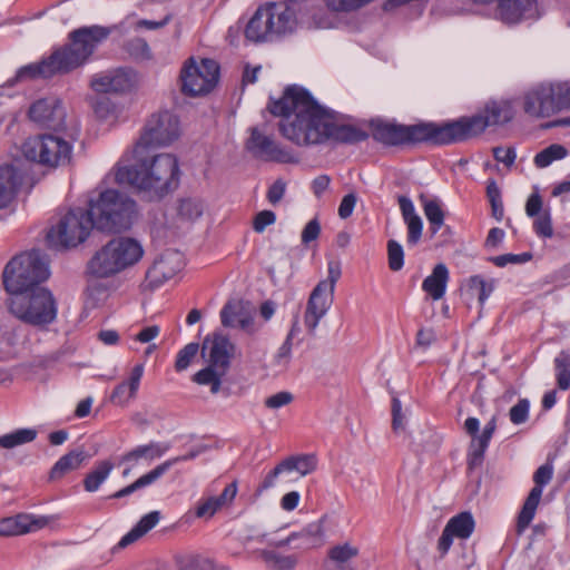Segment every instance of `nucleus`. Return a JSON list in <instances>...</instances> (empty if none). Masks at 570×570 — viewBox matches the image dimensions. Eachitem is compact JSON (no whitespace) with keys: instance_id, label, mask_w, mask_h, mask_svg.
Segmentation results:
<instances>
[{"instance_id":"nucleus-1","label":"nucleus","mask_w":570,"mask_h":570,"mask_svg":"<svg viewBox=\"0 0 570 570\" xmlns=\"http://www.w3.org/2000/svg\"><path fill=\"white\" fill-rule=\"evenodd\" d=\"M268 111L279 117L281 135L297 146L321 145L328 140L356 144L367 139L361 128L340 121L338 115L322 107L303 87L291 85L282 97L271 100Z\"/></svg>"},{"instance_id":"nucleus-2","label":"nucleus","mask_w":570,"mask_h":570,"mask_svg":"<svg viewBox=\"0 0 570 570\" xmlns=\"http://www.w3.org/2000/svg\"><path fill=\"white\" fill-rule=\"evenodd\" d=\"M115 29L116 26L92 24L72 30L68 35V43L56 49L42 61L22 67L17 79L50 78L83 66Z\"/></svg>"},{"instance_id":"nucleus-3","label":"nucleus","mask_w":570,"mask_h":570,"mask_svg":"<svg viewBox=\"0 0 570 570\" xmlns=\"http://www.w3.org/2000/svg\"><path fill=\"white\" fill-rule=\"evenodd\" d=\"M141 154L136 155L134 165L119 164L115 180L144 191L150 200H160L179 186L181 173L178 159L168 153L149 157H142Z\"/></svg>"},{"instance_id":"nucleus-4","label":"nucleus","mask_w":570,"mask_h":570,"mask_svg":"<svg viewBox=\"0 0 570 570\" xmlns=\"http://www.w3.org/2000/svg\"><path fill=\"white\" fill-rule=\"evenodd\" d=\"M370 129L373 139L385 146L448 145L444 122L420 121L413 125H403L394 120L377 118L370 121Z\"/></svg>"},{"instance_id":"nucleus-5","label":"nucleus","mask_w":570,"mask_h":570,"mask_svg":"<svg viewBox=\"0 0 570 570\" xmlns=\"http://www.w3.org/2000/svg\"><path fill=\"white\" fill-rule=\"evenodd\" d=\"M87 210L95 228L108 233L129 229L137 216L136 202L115 189H106L97 199H90Z\"/></svg>"},{"instance_id":"nucleus-6","label":"nucleus","mask_w":570,"mask_h":570,"mask_svg":"<svg viewBox=\"0 0 570 570\" xmlns=\"http://www.w3.org/2000/svg\"><path fill=\"white\" fill-rule=\"evenodd\" d=\"M142 255L144 249L136 239L130 237L114 238L89 259L87 274L98 279L114 277L136 265Z\"/></svg>"},{"instance_id":"nucleus-7","label":"nucleus","mask_w":570,"mask_h":570,"mask_svg":"<svg viewBox=\"0 0 570 570\" xmlns=\"http://www.w3.org/2000/svg\"><path fill=\"white\" fill-rule=\"evenodd\" d=\"M50 275L46 255L32 249L14 256L4 267L3 286L8 293L29 292L40 287Z\"/></svg>"},{"instance_id":"nucleus-8","label":"nucleus","mask_w":570,"mask_h":570,"mask_svg":"<svg viewBox=\"0 0 570 570\" xmlns=\"http://www.w3.org/2000/svg\"><path fill=\"white\" fill-rule=\"evenodd\" d=\"M295 17L284 4L267 2L259 6L247 22L244 35L252 42L273 41L275 38L293 31Z\"/></svg>"},{"instance_id":"nucleus-9","label":"nucleus","mask_w":570,"mask_h":570,"mask_svg":"<svg viewBox=\"0 0 570 570\" xmlns=\"http://www.w3.org/2000/svg\"><path fill=\"white\" fill-rule=\"evenodd\" d=\"M512 117L513 111L508 102L493 101L487 105L483 114L444 121L448 145L468 140L483 132L487 127L505 124Z\"/></svg>"},{"instance_id":"nucleus-10","label":"nucleus","mask_w":570,"mask_h":570,"mask_svg":"<svg viewBox=\"0 0 570 570\" xmlns=\"http://www.w3.org/2000/svg\"><path fill=\"white\" fill-rule=\"evenodd\" d=\"M9 309L17 318L33 326L48 325L57 316L56 301L45 287L12 295Z\"/></svg>"},{"instance_id":"nucleus-11","label":"nucleus","mask_w":570,"mask_h":570,"mask_svg":"<svg viewBox=\"0 0 570 570\" xmlns=\"http://www.w3.org/2000/svg\"><path fill=\"white\" fill-rule=\"evenodd\" d=\"M236 346L224 335L215 334L206 337L203 343V354L208 355V366L194 375V381L200 385H209L216 394L220 390L222 377L228 372Z\"/></svg>"},{"instance_id":"nucleus-12","label":"nucleus","mask_w":570,"mask_h":570,"mask_svg":"<svg viewBox=\"0 0 570 570\" xmlns=\"http://www.w3.org/2000/svg\"><path fill=\"white\" fill-rule=\"evenodd\" d=\"M95 228L87 209L77 207L67 212L47 232L46 240L50 248L66 250L82 244Z\"/></svg>"},{"instance_id":"nucleus-13","label":"nucleus","mask_w":570,"mask_h":570,"mask_svg":"<svg viewBox=\"0 0 570 570\" xmlns=\"http://www.w3.org/2000/svg\"><path fill=\"white\" fill-rule=\"evenodd\" d=\"M71 151L67 140L50 134L29 137L22 145V154L28 160L50 168L69 164Z\"/></svg>"},{"instance_id":"nucleus-14","label":"nucleus","mask_w":570,"mask_h":570,"mask_svg":"<svg viewBox=\"0 0 570 570\" xmlns=\"http://www.w3.org/2000/svg\"><path fill=\"white\" fill-rule=\"evenodd\" d=\"M219 66L213 59L199 63L190 58L180 71L181 91L190 97L203 96L213 90L218 81Z\"/></svg>"},{"instance_id":"nucleus-15","label":"nucleus","mask_w":570,"mask_h":570,"mask_svg":"<svg viewBox=\"0 0 570 570\" xmlns=\"http://www.w3.org/2000/svg\"><path fill=\"white\" fill-rule=\"evenodd\" d=\"M179 135L178 117L168 110L160 111L153 115L147 121L134 153L138 155L149 147L167 146L175 141Z\"/></svg>"},{"instance_id":"nucleus-16","label":"nucleus","mask_w":570,"mask_h":570,"mask_svg":"<svg viewBox=\"0 0 570 570\" xmlns=\"http://www.w3.org/2000/svg\"><path fill=\"white\" fill-rule=\"evenodd\" d=\"M249 131L250 136L245 147L253 157L263 161L278 164H293L297 161L292 150L276 141L272 136L266 135L264 130H261L258 127H252Z\"/></svg>"},{"instance_id":"nucleus-17","label":"nucleus","mask_w":570,"mask_h":570,"mask_svg":"<svg viewBox=\"0 0 570 570\" xmlns=\"http://www.w3.org/2000/svg\"><path fill=\"white\" fill-rule=\"evenodd\" d=\"M553 465H540L533 474L534 487L531 489L528 498L525 499L523 507L518 515L515 531L518 535H521L524 530L529 527L534 518L535 510L539 505L542 488L548 484L553 475Z\"/></svg>"},{"instance_id":"nucleus-18","label":"nucleus","mask_w":570,"mask_h":570,"mask_svg":"<svg viewBox=\"0 0 570 570\" xmlns=\"http://www.w3.org/2000/svg\"><path fill=\"white\" fill-rule=\"evenodd\" d=\"M479 4L497 3V14L505 23H518L521 20L534 19L539 16L537 0H473Z\"/></svg>"},{"instance_id":"nucleus-19","label":"nucleus","mask_w":570,"mask_h":570,"mask_svg":"<svg viewBox=\"0 0 570 570\" xmlns=\"http://www.w3.org/2000/svg\"><path fill=\"white\" fill-rule=\"evenodd\" d=\"M32 121L52 130L65 129L66 109L59 99L37 100L29 109Z\"/></svg>"},{"instance_id":"nucleus-20","label":"nucleus","mask_w":570,"mask_h":570,"mask_svg":"<svg viewBox=\"0 0 570 570\" xmlns=\"http://www.w3.org/2000/svg\"><path fill=\"white\" fill-rule=\"evenodd\" d=\"M480 422L476 417H468L464 422L465 432L472 436L466 463H479L484 459L485 450L497 430V417H491L484 425L481 434H478Z\"/></svg>"},{"instance_id":"nucleus-21","label":"nucleus","mask_w":570,"mask_h":570,"mask_svg":"<svg viewBox=\"0 0 570 570\" xmlns=\"http://www.w3.org/2000/svg\"><path fill=\"white\" fill-rule=\"evenodd\" d=\"M568 100L556 99L552 87H538L524 97V111L533 117H549Z\"/></svg>"},{"instance_id":"nucleus-22","label":"nucleus","mask_w":570,"mask_h":570,"mask_svg":"<svg viewBox=\"0 0 570 570\" xmlns=\"http://www.w3.org/2000/svg\"><path fill=\"white\" fill-rule=\"evenodd\" d=\"M183 267L181 255L177 252L167 250L148 268L146 283L150 288H157L165 282L173 278Z\"/></svg>"},{"instance_id":"nucleus-23","label":"nucleus","mask_w":570,"mask_h":570,"mask_svg":"<svg viewBox=\"0 0 570 570\" xmlns=\"http://www.w3.org/2000/svg\"><path fill=\"white\" fill-rule=\"evenodd\" d=\"M475 528L474 519L469 511L461 512L452 517L438 541V550L444 556L450 550L453 538L465 540L471 537Z\"/></svg>"},{"instance_id":"nucleus-24","label":"nucleus","mask_w":570,"mask_h":570,"mask_svg":"<svg viewBox=\"0 0 570 570\" xmlns=\"http://www.w3.org/2000/svg\"><path fill=\"white\" fill-rule=\"evenodd\" d=\"M333 302V294L324 291V287L315 286L307 301L304 313V324L309 335L315 334L320 321L325 316Z\"/></svg>"},{"instance_id":"nucleus-25","label":"nucleus","mask_w":570,"mask_h":570,"mask_svg":"<svg viewBox=\"0 0 570 570\" xmlns=\"http://www.w3.org/2000/svg\"><path fill=\"white\" fill-rule=\"evenodd\" d=\"M132 86L131 72L125 69L99 73L91 80V88L101 94H121L129 91Z\"/></svg>"},{"instance_id":"nucleus-26","label":"nucleus","mask_w":570,"mask_h":570,"mask_svg":"<svg viewBox=\"0 0 570 570\" xmlns=\"http://www.w3.org/2000/svg\"><path fill=\"white\" fill-rule=\"evenodd\" d=\"M142 374L144 365L136 364L130 372L129 379L125 382H121L114 389L110 395L111 403L119 406H125L129 403L130 400L135 399Z\"/></svg>"},{"instance_id":"nucleus-27","label":"nucleus","mask_w":570,"mask_h":570,"mask_svg":"<svg viewBox=\"0 0 570 570\" xmlns=\"http://www.w3.org/2000/svg\"><path fill=\"white\" fill-rule=\"evenodd\" d=\"M21 183L22 175L16 167L0 166V209L13 200Z\"/></svg>"},{"instance_id":"nucleus-28","label":"nucleus","mask_w":570,"mask_h":570,"mask_svg":"<svg viewBox=\"0 0 570 570\" xmlns=\"http://www.w3.org/2000/svg\"><path fill=\"white\" fill-rule=\"evenodd\" d=\"M449 282V269L440 263L434 266L431 275H429L422 283V289L432 297L433 301L441 299L446 291Z\"/></svg>"},{"instance_id":"nucleus-29","label":"nucleus","mask_w":570,"mask_h":570,"mask_svg":"<svg viewBox=\"0 0 570 570\" xmlns=\"http://www.w3.org/2000/svg\"><path fill=\"white\" fill-rule=\"evenodd\" d=\"M39 523L29 514H18L0 519V537H11L39 528Z\"/></svg>"},{"instance_id":"nucleus-30","label":"nucleus","mask_w":570,"mask_h":570,"mask_svg":"<svg viewBox=\"0 0 570 570\" xmlns=\"http://www.w3.org/2000/svg\"><path fill=\"white\" fill-rule=\"evenodd\" d=\"M315 465H276L275 469L265 478L263 488L273 485L274 478L284 475L286 482L296 481L314 471Z\"/></svg>"},{"instance_id":"nucleus-31","label":"nucleus","mask_w":570,"mask_h":570,"mask_svg":"<svg viewBox=\"0 0 570 570\" xmlns=\"http://www.w3.org/2000/svg\"><path fill=\"white\" fill-rule=\"evenodd\" d=\"M160 520L159 511H151L148 514L144 515L139 522L126 534L121 538L118 546L120 548H125L136 540L146 534L149 530H151Z\"/></svg>"},{"instance_id":"nucleus-32","label":"nucleus","mask_w":570,"mask_h":570,"mask_svg":"<svg viewBox=\"0 0 570 570\" xmlns=\"http://www.w3.org/2000/svg\"><path fill=\"white\" fill-rule=\"evenodd\" d=\"M358 556V548L350 543L338 544L328 550V558L335 563L331 570H356L350 561Z\"/></svg>"},{"instance_id":"nucleus-33","label":"nucleus","mask_w":570,"mask_h":570,"mask_svg":"<svg viewBox=\"0 0 570 570\" xmlns=\"http://www.w3.org/2000/svg\"><path fill=\"white\" fill-rule=\"evenodd\" d=\"M420 200L424 215L430 223V233L434 236L444 225V212L438 199H429L426 196L421 195Z\"/></svg>"},{"instance_id":"nucleus-34","label":"nucleus","mask_w":570,"mask_h":570,"mask_svg":"<svg viewBox=\"0 0 570 570\" xmlns=\"http://www.w3.org/2000/svg\"><path fill=\"white\" fill-rule=\"evenodd\" d=\"M37 430L31 428L18 429L10 433L0 436V448L13 449L35 441L37 438Z\"/></svg>"},{"instance_id":"nucleus-35","label":"nucleus","mask_w":570,"mask_h":570,"mask_svg":"<svg viewBox=\"0 0 570 570\" xmlns=\"http://www.w3.org/2000/svg\"><path fill=\"white\" fill-rule=\"evenodd\" d=\"M166 450L167 448L164 446L163 444L151 442L146 445H139L132 451L128 452L124 456V461H154L161 458Z\"/></svg>"},{"instance_id":"nucleus-36","label":"nucleus","mask_w":570,"mask_h":570,"mask_svg":"<svg viewBox=\"0 0 570 570\" xmlns=\"http://www.w3.org/2000/svg\"><path fill=\"white\" fill-rule=\"evenodd\" d=\"M167 466L168 465H157L153 471L138 478L134 483H131V484L125 487L124 489L117 491L116 493H114L111 495V498H116V499L124 498L141 488H145V487L151 484L153 482H155L158 478H160L165 473Z\"/></svg>"},{"instance_id":"nucleus-37","label":"nucleus","mask_w":570,"mask_h":570,"mask_svg":"<svg viewBox=\"0 0 570 570\" xmlns=\"http://www.w3.org/2000/svg\"><path fill=\"white\" fill-rule=\"evenodd\" d=\"M557 385L566 391L570 387V351H561L554 358Z\"/></svg>"},{"instance_id":"nucleus-38","label":"nucleus","mask_w":570,"mask_h":570,"mask_svg":"<svg viewBox=\"0 0 570 570\" xmlns=\"http://www.w3.org/2000/svg\"><path fill=\"white\" fill-rule=\"evenodd\" d=\"M495 286V281L484 279L481 275H473L466 279V288L470 293L478 296L481 305L489 298Z\"/></svg>"},{"instance_id":"nucleus-39","label":"nucleus","mask_w":570,"mask_h":570,"mask_svg":"<svg viewBox=\"0 0 570 570\" xmlns=\"http://www.w3.org/2000/svg\"><path fill=\"white\" fill-rule=\"evenodd\" d=\"M567 154L568 150L562 145H550L534 156V165L538 168L548 167L552 161L564 158Z\"/></svg>"},{"instance_id":"nucleus-40","label":"nucleus","mask_w":570,"mask_h":570,"mask_svg":"<svg viewBox=\"0 0 570 570\" xmlns=\"http://www.w3.org/2000/svg\"><path fill=\"white\" fill-rule=\"evenodd\" d=\"M262 559L273 564L277 570H293L297 563L296 556H281L275 551L264 550L261 552Z\"/></svg>"},{"instance_id":"nucleus-41","label":"nucleus","mask_w":570,"mask_h":570,"mask_svg":"<svg viewBox=\"0 0 570 570\" xmlns=\"http://www.w3.org/2000/svg\"><path fill=\"white\" fill-rule=\"evenodd\" d=\"M127 53L136 60H149L151 50L147 41L142 38H132L125 43Z\"/></svg>"},{"instance_id":"nucleus-42","label":"nucleus","mask_w":570,"mask_h":570,"mask_svg":"<svg viewBox=\"0 0 570 570\" xmlns=\"http://www.w3.org/2000/svg\"><path fill=\"white\" fill-rule=\"evenodd\" d=\"M245 313L242 305L237 302H228L220 311V321L225 327H236L238 320Z\"/></svg>"},{"instance_id":"nucleus-43","label":"nucleus","mask_w":570,"mask_h":570,"mask_svg":"<svg viewBox=\"0 0 570 570\" xmlns=\"http://www.w3.org/2000/svg\"><path fill=\"white\" fill-rule=\"evenodd\" d=\"M387 262L393 272L402 269L404 265V252L400 243L394 239L387 242Z\"/></svg>"},{"instance_id":"nucleus-44","label":"nucleus","mask_w":570,"mask_h":570,"mask_svg":"<svg viewBox=\"0 0 570 570\" xmlns=\"http://www.w3.org/2000/svg\"><path fill=\"white\" fill-rule=\"evenodd\" d=\"M199 351V345L197 343H189L185 345L177 354L175 368L177 372H181L186 370L191 361L195 358Z\"/></svg>"},{"instance_id":"nucleus-45","label":"nucleus","mask_w":570,"mask_h":570,"mask_svg":"<svg viewBox=\"0 0 570 570\" xmlns=\"http://www.w3.org/2000/svg\"><path fill=\"white\" fill-rule=\"evenodd\" d=\"M111 466L112 465H102L90 472L83 481L85 489L89 492L96 491L109 475Z\"/></svg>"},{"instance_id":"nucleus-46","label":"nucleus","mask_w":570,"mask_h":570,"mask_svg":"<svg viewBox=\"0 0 570 570\" xmlns=\"http://www.w3.org/2000/svg\"><path fill=\"white\" fill-rule=\"evenodd\" d=\"M529 400L520 399L509 411L510 421L515 425L524 423L529 417Z\"/></svg>"},{"instance_id":"nucleus-47","label":"nucleus","mask_w":570,"mask_h":570,"mask_svg":"<svg viewBox=\"0 0 570 570\" xmlns=\"http://www.w3.org/2000/svg\"><path fill=\"white\" fill-rule=\"evenodd\" d=\"M531 259L532 254L529 252L522 254H503L490 258V261L498 267H504L508 264H524Z\"/></svg>"},{"instance_id":"nucleus-48","label":"nucleus","mask_w":570,"mask_h":570,"mask_svg":"<svg viewBox=\"0 0 570 570\" xmlns=\"http://www.w3.org/2000/svg\"><path fill=\"white\" fill-rule=\"evenodd\" d=\"M533 229L539 237L551 238L553 236L551 216L548 212L535 217Z\"/></svg>"},{"instance_id":"nucleus-49","label":"nucleus","mask_w":570,"mask_h":570,"mask_svg":"<svg viewBox=\"0 0 570 570\" xmlns=\"http://www.w3.org/2000/svg\"><path fill=\"white\" fill-rule=\"evenodd\" d=\"M91 456L92 453L90 450H87L85 445H79L69 451L67 454L62 455L57 463H83L89 461Z\"/></svg>"},{"instance_id":"nucleus-50","label":"nucleus","mask_w":570,"mask_h":570,"mask_svg":"<svg viewBox=\"0 0 570 570\" xmlns=\"http://www.w3.org/2000/svg\"><path fill=\"white\" fill-rule=\"evenodd\" d=\"M407 227L406 243L409 246H415L422 236L423 222L420 216L404 222Z\"/></svg>"},{"instance_id":"nucleus-51","label":"nucleus","mask_w":570,"mask_h":570,"mask_svg":"<svg viewBox=\"0 0 570 570\" xmlns=\"http://www.w3.org/2000/svg\"><path fill=\"white\" fill-rule=\"evenodd\" d=\"M276 220V215L272 210H262L257 213L253 219V229L256 233H263L265 228L273 225Z\"/></svg>"},{"instance_id":"nucleus-52","label":"nucleus","mask_w":570,"mask_h":570,"mask_svg":"<svg viewBox=\"0 0 570 570\" xmlns=\"http://www.w3.org/2000/svg\"><path fill=\"white\" fill-rule=\"evenodd\" d=\"M293 399L294 397L291 392L282 391L265 399L264 404L268 409L277 410L279 407L288 405L293 401Z\"/></svg>"},{"instance_id":"nucleus-53","label":"nucleus","mask_w":570,"mask_h":570,"mask_svg":"<svg viewBox=\"0 0 570 570\" xmlns=\"http://www.w3.org/2000/svg\"><path fill=\"white\" fill-rule=\"evenodd\" d=\"M356 200L357 197L354 193H350L342 198L337 210V214L342 219H346L353 214Z\"/></svg>"},{"instance_id":"nucleus-54","label":"nucleus","mask_w":570,"mask_h":570,"mask_svg":"<svg viewBox=\"0 0 570 570\" xmlns=\"http://www.w3.org/2000/svg\"><path fill=\"white\" fill-rule=\"evenodd\" d=\"M493 157L497 161L510 167L514 164L517 155L514 148L512 147H497L493 149Z\"/></svg>"},{"instance_id":"nucleus-55","label":"nucleus","mask_w":570,"mask_h":570,"mask_svg":"<svg viewBox=\"0 0 570 570\" xmlns=\"http://www.w3.org/2000/svg\"><path fill=\"white\" fill-rule=\"evenodd\" d=\"M321 225L316 218L309 220L302 232V243L308 244L320 236Z\"/></svg>"},{"instance_id":"nucleus-56","label":"nucleus","mask_w":570,"mask_h":570,"mask_svg":"<svg viewBox=\"0 0 570 570\" xmlns=\"http://www.w3.org/2000/svg\"><path fill=\"white\" fill-rule=\"evenodd\" d=\"M286 190V184L282 179H277L267 190V199L275 205L281 202Z\"/></svg>"},{"instance_id":"nucleus-57","label":"nucleus","mask_w":570,"mask_h":570,"mask_svg":"<svg viewBox=\"0 0 570 570\" xmlns=\"http://www.w3.org/2000/svg\"><path fill=\"white\" fill-rule=\"evenodd\" d=\"M179 213L187 218H197L202 215L200 207L190 199L181 200L179 205Z\"/></svg>"},{"instance_id":"nucleus-58","label":"nucleus","mask_w":570,"mask_h":570,"mask_svg":"<svg viewBox=\"0 0 570 570\" xmlns=\"http://www.w3.org/2000/svg\"><path fill=\"white\" fill-rule=\"evenodd\" d=\"M219 508H222L219 500H216V498H209L197 508L196 514L199 518L212 517Z\"/></svg>"},{"instance_id":"nucleus-59","label":"nucleus","mask_w":570,"mask_h":570,"mask_svg":"<svg viewBox=\"0 0 570 570\" xmlns=\"http://www.w3.org/2000/svg\"><path fill=\"white\" fill-rule=\"evenodd\" d=\"M397 202H399V206H400L404 222L419 216L415 213L413 202L409 197L399 196Z\"/></svg>"},{"instance_id":"nucleus-60","label":"nucleus","mask_w":570,"mask_h":570,"mask_svg":"<svg viewBox=\"0 0 570 570\" xmlns=\"http://www.w3.org/2000/svg\"><path fill=\"white\" fill-rule=\"evenodd\" d=\"M542 209V198L539 194H532L527 200L525 213L529 217L539 216Z\"/></svg>"},{"instance_id":"nucleus-61","label":"nucleus","mask_w":570,"mask_h":570,"mask_svg":"<svg viewBox=\"0 0 570 570\" xmlns=\"http://www.w3.org/2000/svg\"><path fill=\"white\" fill-rule=\"evenodd\" d=\"M436 340L432 328H420L416 333V345L423 348L429 347Z\"/></svg>"},{"instance_id":"nucleus-62","label":"nucleus","mask_w":570,"mask_h":570,"mask_svg":"<svg viewBox=\"0 0 570 570\" xmlns=\"http://www.w3.org/2000/svg\"><path fill=\"white\" fill-rule=\"evenodd\" d=\"M340 275H341V273L338 269H334V268L330 267L327 278L324 281H321L316 286L324 287V291L334 295L335 285H336L337 279L340 278Z\"/></svg>"},{"instance_id":"nucleus-63","label":"nucleus","mask_w":570,"mask_h":570,"mask_svg":"<svg viewBox=\"0 0 570 570\" xmlns=\"http://www.w3.org/2000/svg\"><path fill=\"white\" fill-rule=\"evenodd\" d=\"M331 184V178L328 175H320L315 177L312 181L311 188L313 194L320 198L323 193L328 188Z\"/></svg>"},{"instance_id":"nucleus-64","label":"nucleus","mask_w":570,"mask_h":570,"mask_svg":"<svg viewBox=\"0 0 570 570\" xmlns=\"http://www.w3.org/2000/svg\"><path fill=\"white\" fill-rule=\"evenodd\" d=\"M292 354V342L289 340H285L282 346L278 348L277 354L275 355V361L278 365L286 366L289 362Z\"/></svg>"}]
</instances>
